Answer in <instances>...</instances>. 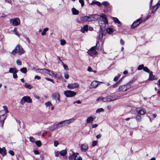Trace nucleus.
I'll return each mask as SVG.
<instances>
[{
  "label": "nucleus",
  "instance_id": "nucleus-1",
  "mask_svg": "<svg viewBox=\"0 0 160 160\" xmlns=\"http://www.w3.org/2000/svg\"><path fill=\"white\" fill-rule=\"evenodd\" d=\"M99 16L102 18V20L99 21V24L100 27V30L105 31L106 24L108 23V21L106 15L103 13H100Z\"/></svg>",
  "mask_w": 160,
  "mask_h": 160
},
{
  "label": "nucleus",
  "instance_id": "nucleus-2",
  "mask_svg": "<svg viewBox=\"0 0 160 160\" xmlns=\"http://www.w3.org/2000/svg\"><path fill=\"white\" fill-rule=\"evenodd\" d=\"M25 52L22 47L19 44L11 52V53L13 55H16L17 53L19 55L23 54Z\"/></svg>",
  "mask_w": 160,
  "mask_h": 160
},
{
  "label": "nucleus",
  "instance_id": "nucleus-3",
  "mask_svg": "<svg viewBox=\"0 0 160 160\" xmlns=\"http://www.w3.org/2000/svg\"><path fill=\"white\" fill-rule=\"evenodd\" d=\"M132 83L131 81H130L126 84L120 85L118 88V90L121 92H124L126 91L128 89L131 88V84Z\"/></svg>",
  "mask_w": 160,
  "mask_h": 160
},
{
  "label": "nucleus",
  "instance_id": "nucleus-4",
  "mask_svg": "<svg viewBox=\"0 0 160 160\" xmlns=\"http://www.w3.org/2000/svg\"><path fill=\"white\" fill-rule=\"evenodd\" d=\"M25 102L28 103H31L32 102V99L30 97L28 96H25L23 97L20 101V103L21 104L23 105Z\"/></svg>",
  "mask_w": 160,
  "mask_h": 160
},
{
  "label": "nucleus",
  "instance_id": "nucleus-5",
  "mask_svg": "<svg viewBox=\"0 0 160 160\" xmlns=\"http://www.w3.org/2000/svg\"><path fill=\"white\" fill-rule=\"evenodd\" d=\"M10 23L13 26H17L19 25L20 22L19 19L18 18H16L14 19H10Z\"/></svg>",
  "mask_w": 160,
  "mask_h": 160
},
{
  "label": "nucleus",
  "instance_id": "nucleus-6",
  "mask_svg": "<svg viewBox=\"0 0 160 160\" xmlns=\"http://www.w3.org/2000/svg\"><path fill=\"white\" fill-rule=\"evenodd\" d=\"M52 99L56 101V102L59 103L60 102V95L58 92L53 93L52 94Z\"/></svg>",
  "mask_w": 160,
  "mask_h": 160
},
{
  "label": "nucleus",
  "instance_id": "nucleus-7",
  "mask_svg": "<svg viewBox=\"0 0 160 160\" xmlns=\"http://www.w3.org/2000/svg\"><path fill=\"white\" fill-rule=\"evenodd\" d=\"M142 21V19L141 18H139L134 21L131 26V28L133 29L138 26Z\"/></svg>",
  "mask_w": 160,
  "mask_h": 160
},
{
  "label": "nucleus",
  "instance_id": "nucleus-8",
  "mask_svg": "<svg viewBox=\"0 0 160 160\" xmlns=\"http://www.w3.org/2000/svg\"><path fill=\"white\" fill-rule=\"evenodd\" d=\"M64 94L66 97H72L75 96L76 94V93L74 91L67 90L64 91Z\"/></svg>",
  "mask_w": 160,
  "mask_h": 160
},
{
  "label": "nucleus",
  "instance_id": "nucleus-9",
  "mask_svg": "<svg viewBox=\"0 0 160 160\" xmlns=\"http://www.w3.org/2000/svg\"><path fill=\"white\" fill-rule=\"evenodd\" d=\"M78 153H74L72 152V155H71L69 157V159L70 160H81V158L80 157H78L77 155Z\"/></svg>",
  "mask_w": 160,
  "mask_h": 160
},
{
  "label": "nucleus",
  "instance_id": "nucleus-10",
  "mask_svg": "<svg viewBox=\"0 0 160 160\" xmlns=\"http://www.w3.org/2000/svg\"><path fill=\"white\" fill-rule=\"evenodd\" d=\"M103 83L102 82H99L97 81H92L90 86V88H96L100 85V83Z\"/></svg>",
  "mask_w": 160,
  "mask_h": 160
},
{
  "label": "nucleus",
  "instance_id": "nucleus-11",
  "mask_svg": "<svg viewBox=\"0 0 160 160\" xmlns=\"http://www.w3.org/2000/svg\"><path fill=\"white\" fill-rule=\"evenodd\" d=\"M74 120V119L71 118L69 120H66L62 121V123L64 127H66L68 126L70 123L73 122Z\"/></svg>",
  "mask_w": 160,
  "mask_h": 160
},
{
  "label": "nucleus",
  "instance_id": "nucleus-12",
  "mask_svg": "<svg viewBox=\"0 0 160 160\" xmlns=\"http://www.w3.org/2000/svg\"><path fill=\"white\" fill-rule=\"evenodd\" d=\"M115 99L113 98V97H111L110 98H108L107 97L106 98H98L96 100L97 101H100L102 100H103V101L104 102H105V101H112L113 100H114Z\"/></svg>",
  "mask_w": 160,
  "mask_h": 160
},
{
  "label": "nucleus",
  "instance_id": "nucleus-13",
  "mask_svg": "<svg viewBox=\"0 0 160 160\" xmlns=\"http://www.w3.org/2000/svg\"><path fill=\"white\" fill-rule=\"evenodd\" d=\"M136 110L138 114L142 115L144 114L146 112V110L142 107L136 108Z\"/></svg>",
  "mask_w": 160,
  "mask_h": 160
},
{
  "label": "nucleus",
  "instance_id": "nucleus-14",
  "mask_svg": "<svg viewBox=\"0 0 160 160\" xmlns=\"http://www.w3.org/2000/svg\"><path fill=\"white\" fill-rule=\"evenodd\" d=\"M160 5V3L158 2L155 5L153 6L151 8L152 13H154L158 8Z\"/></svg>",
  "mask_w": 160,
  "mask_h": 160
},
{
  "label": "nucleus",
  "instance_id": "nucleus-15",
  "mask_svg": "<svg viewBox=\"0 0 160 160\" xmlns=\"http://www.w3.org/2000/svg\"><path fill=\"white\" fill-rule=\"evenodd\" d=\"M79 86V85L77 83H74L69 84L67 86V87L70 89H73L78 88Z\"/></svg>",
  "mask_w": 160,
  "mask_h": 160
},
{
  "label": "nucleus",
  "instance_id": "nucleus-16",
  "mask_svg": "<svg viewBox=\"0 0 160 160\" xmlns=\"http://www.w3.org/2000/svg\"><path fill=\"white\" fill-rule=\"evenodd\" d=\"M57 128H58L56 126V124H54L53 125L50 126L48 128H47V129L48 130L52 132Z\"/></svg>",
  "mask_w": 160,
  "mask_h": 160
},
{
  "label": "nucleus",
  "instance_id": "nucleus-17",
  "mask_svg": "<svg viewBox=\"0 0 160 160\" xmlns=\"http://www.w3.org/2000/svg\"><path fill=\"white\" fill-rule=\"evenodd\" d=\"M6 150L5 147L2 148H0V154L3 156H4L6 154Z\"/></svg>",
  "mask_w": 160,
  "mask_h": 160
},
{
  "label": "nucleus",
  "instance_id": "nucleus-18",
  "mask_svg": "<svg viewBox=\"0 0 160 160\" xmlns=\"http://www.w3.org/2000/svg\"><path fill=\"white\" fill-rule=\"evenodd\" d=\"M96 15V14H93L88 16V22L94 21L95 20V16Z\"/></svg>",
  "mask_w": 160,
  "mask_h": 160
},
{
  "label": "nucleus",
  "instance_id": "nucleus-19",
  "mask_svg": "<svg viewBox=\"0 0 160 160\" xmlns=\"http://www.w3.org/2000/svg\"><path fill=\"white\" fill-rule=\"evenodd\" d=\"M39 70H42V71H43V70L46 71L48 72H49L48 74L49 75L52 76V77H54V76L55 75V73H54V72L53 71H51V70H50L49 69H46L45 68H44L43 69H39Z\"/></svg>",
  "mask_w": 160,
  "mask_h": 160
},
{
  "label": "nucleus",
  "instance_id": "nucleus-20",
  "mask_svg": "<svg viewBox=\"0 0 160 160\" xmlns=\"http://www.w3.org/2000/svg\"><path fill=\"white\" fill-rule=\"evenodd\" d=\"M88 149V146L87 144H85L81 145V149L82 152L86 151Z\"/></svg>",
  "mask_w": 160,
  "mask_h": 160
},
{
  "label": "nucleus",
  "instance_id": "nucleus-21",
  "mask_svg": "<svg viewBox=\"0 0 160 160\" xmlns=\"http://www.w3.org/2000/svg\"><path fill=\"white\" fill-rule=\"evenodd\" d=\"M88 30V25H85L82 27L80 30V31L82 33H84L85 32H87Z\"/></svg>",
  "mask_w": 160,
  "mask_h": 160
},
{
  "label": "nucleus",
  "instance_id": "nucleus-22",
  "mask_svg": "<svg viewBox=\"0 0 160 160\" xmlns=\"http://www.w3.org/2000/svg\"><path fill=\"white\" fill-rule=\"evenodd\" d=\"M99 44L98 42H97L96 44V45L92 47L89 50L96 51V49H98L99 47Z\"/></svg>",
  "mask_w": 160,
  "mask_h": 160
},
{
  "label": "nucleus",
  "instance_id": "nucleus-23",
  "mask_svg": "<svg viewBox=\"0 0 160 160\" xmlns=\"http://www.w3.org/2000/svg\"><path fill=\"white\" fill-rule=\"evenodd\" d=\"M88 53L90 56H93L97 53V52L96 51L89 50L88 52Z\"/></svg>",
  "mask_w": 160,
  "mask_h": 160
},
{
  "label": "nucleus",
  "instance_id": "nucleus-24",
  "mask_svg": "<svg viewBox=\"0 0 160 160\" xmlns=\"http://www.w3.org/2000/svg\"><path fill=\"white\" fill-rule=\"evenodd\" d=\"M9 72L10 73H13L15 72H17L18 70L15 68H10Z\"/></svg>",
  "mask_w": 160,
  "mask_h": 160
},
{
  "label": "nucleus",
  "instance_id": "nucleus-25",
  "mask_svg": "<svg viewBox=\"0 0 160 160\" xmlns=\"http://www.w3.org/2000/svg\"><path fill=\"white\" fill-rule=\"evenodd\" d=\"M72 14L73 15H78L79 14V11L75 8H72Z\"/></svg>",
  "mask_w": 160,
  "mask_h": 160
},
{
  "label": "nucleus",
  "instance_id": "nucleus-26",
  "mask_svg": "<svg viewBox=\"0 0 160 160\" xmlns=\"http://www.w3.org/2000/svg\"><path fill=\"white\" fill-rule=\"evenodd\" d=\"M6 115L5 114H3L0 116V122H4L6 119Z\"/></svg>",
  "mask_w": 160,
  "mask_h": 160
},
{
  "label": "nucleus",
  "instance_id": "nucleus-27",
  "mask_svg": "<svg viewBox=\"0 0 160 160\" xmlns=\"http://www.w3.org/2000/svg\"><path fill=\"white\" fill-rule=\"evenodd\" d=\"M94 118L92 117L88 118L87 119V122L88 123H91L93 121Z\"/></svg>",
  "mask_w": 160,
  "mask_h": 160
},
{
  "label": "nucleus",
  "instance_id": "nucleus-28",
  "mask_svg": "<svg viewBox=\"0 0 160 160\" xmlns=\"http://www.w3.org/2000/svg\"><path fill=\"white\" fill-rule=\"evenodd\" d=\"M59 153L62 156H65L66 154L67 151L65 149L59 152Z\"/></svg>",
  "mask_w": 160,
  "mask_h": 160
},
{
  "label": "nucleus",
  "instance_id": "nucleus-29",
  "mask_svg": "<svg viewBox=\"0 0 160 160\" xmlns=\"http://www.w3.org/2000/svg\"><path fill=\"white\" fill-rule=\"evenodd\" d=\"M24 86L26 88H27L29 89H31L33 88L32 86L28 84L27 83H25Z\"/></svg>",
  "mask_w": 160,
  "mask_h": 160
},
{
  "label": "nucleus",
  "instance_id": "nucleus-30",
  "mask_svg": "<svg viewBox=\"0 0 160 160\" xmlns=\"http://www.w3.org/2000/svg\"><path fill=\"white\" fill-rule=\"evenodd\" d=\"M104 32V31H102L101 30H100V33L98 37L99 39H101L102 40Z\"/></svg>",
  "mask_w": 160,
  "mask_h": 160
},
{
  "label": "nucleus",
  "instance_id": "nucleus-31",
  "mask_svg": "<svg viewBox=\"0 0 160 160\" xmlns=\"http://www.w3.org/2000/svg\"><path fill=\"white\" fill-rule=\"evenodd\" d=\"M113 19L114 22L116 23H117L119 24H121V22L116 17H113Z\"/></svg>",
  "mask_w": 160,
  "mask_h": 160
},
{
  "label": "nucleus",
  "instance_id": "nucleus-32",
  "mask_svg": "<svg viewBox=\"0 0 160 160\" xmlns=\"http://www.w3.org/2000/svg\"><path fill=\"white\" fill-rule=\"evenodd\" d=\"M80 19L83 22H88V16H85L84 17H81Z\"/></svg>",
  "mask_w": 160,
  "mask_h": 160
},
{
  "label": "nucleus",
  "instance_id": "nucleus-33",
  "mask_svg": "<svg viewBox=\"0 0 160 160\" xmlns=\"http://www.w3.org/2000/svg\"><path fill=\"white\" fill-rule=\"evenodd\" d=\"M20 71L23 73H26L27 72V70L26 68H23L20 69Z\"/></svg>",
  "mask_w": 160,
  "mask_h": 160
},
{
  "label": "nucleus",
  "instance_id": "nucleus-34",
  "mask_svg": "<svg viewBox=\"0 0 160 160\" xmlns=\"http://www.w3.org/2000/svg\"><path fill=\"white\" fill-rule=\"evenodd\" d=\"M48 30V28H44L43 30V32L42 33V36L45 35L46 34V32Z\"/></svg>",
  "mask_w": 160,
  "mask_h": 160
},
{
  "label": "nucleus",
  "instance_id": "nucleus-35",
  "mask_svg": "<svg viewBox=\"0 0 160 160\" xmlns=\"http://www.w3.org/2000/svg\"><path fill=\"white\" fill-rule=\"evenodd\" d=\"M62 123V121H61L59 123H58V124H56V126L58 128H59L61 127H64Z\"/></svg>",
  "mask_w": 160,
  "mask_h": 160
},
{
  "label": "nucleus",
  "instance_id": "nucleus-36",
  "mask_svg": "<svg viewBox=\"0 0 160 160\" xmlns=\"http://www.w3.org/2000/svg\"><path fill=\"white\" fill-rule=\"evenodd\" d=\"M61 74L60 72H58L57 74H55V75L54 76V77L57 78L58 79H60L61 78Z\"/></svg>",
  "mask_w": 160,
  "mask_h": 160
},
{
  "label": "nucleus",
  "instance_id": "nucleus-37",
  "mask_svg": "<svg viewBox=\"0 0 160 160\" xmlns=\"http://www.w3.org/2000/svg\"><path fill=\"white\" fill-rule=\"evenodd\" d=\"M107 32L109 34H111L113 32V30L111 28H108L106 30Z\"/></svg>",
  "mask_w": 160,
  "mask_h": 160
},
{
  "label": "nucleus",
  "instance_id": "nucleus-38",
  "mask_svg": "<svg viewBox=\"0 0 160 160\" xmlns=\"http://www.w3.org/2000/svg\"><path fill=\"white\" fill-rule=\"evenodd\" d=\"M105 8L107 9L108 11H109L111 10L112 8V6L110 5L109 3Z\"/></svg>",
  "mask_w": 160,
  "mask_h": 160
},
{
  "label": "nucleus",
  "instance_id": "nucleus-39",
  "mask_svg": "<svg viewBox=\"0 0 160 160\" xmlns=\"http://www.w3.org/2000/svg\"><path fill=\"white\" fill-rule=\"evenodd\" d=\"M141 117L140 115H138L136 116V119L137 121L138 122H139L141 120Z\"/></svg>",
  "mask_w": 160,
  "mask_h": 160
},
{
  "label": "nucleus",
  "instance_id": "nucleus-40",
  "mask_svg": "<svg viewBox=\"0 0 160 160\" xmlns=\"http://www.w3.org/2000/svg\"><path fill=\"white\" fill-rule=\"evenodd\" d=\"M94 4H96L98 6H100L101 5V3L99 2L96 1V2H93L92 3V5H93Z\"/></svg>",
  "mask_w": 160,
  "mask_h": 160
},
{
  "label": "nucleus",
  "instance_id": "nucleus-41",
  "mask_svg": "<svg viewBox=\"0 0 160 160\" xmlns=\"http://www.w3.org/2000/svg\"><path fill=\"white\" fill-rule=\"evenodd\" d=\"M35 143L36 144L37 146L38 147H39L41 145V142L40 141L38 140L35 142Z\"/></svg>",
  "mask_w": 160,
  "mask_h": 160
},
{
  "label": "nucleus",
  "instance_id": "nucleus-42",
  "mask_svg": "<svg viewBox=\"0 0 160 160\" xmlns=\"http://www.w3.org/2000/svg\"><path fill=\"white\" fill-rule=\"evenodd\" d=\"M103 111L104 109L102 108H101L97 109V110L96 111V112L97 113H98L100 112H103Z\"/></svg>",
  "mask_w": 160,
  "mask_h": 160
},
{
  "label": "nucleus",
  "instance_id": "nucleus-43",
  "mask_svg": "<svg viewBox=\"0 0 160 160\" xmlns=\"http://www.w3.org/2000/svg\"><path fill=\"white\" fill-rule=\"evenodd\" d=\"M148 79L149 81H153L156 79L155 78L154 76L153 75L152 76L149 77Z\"/></svg>",
  "mask_w": 160,
  "mask_h": 160
},
{
  "label": "nucleus",
  "instance_id": "nucleus-44",
  "mask_svg": "<svg viewBox=\"0 0 160 160\" xmlns=\"http://www.w3.org/2000/svg\"><path fill=\"white\" fill-rule=\"evenodd\" d=\"M13 32H14V34L16 35L18 37H20V35L19 33H17V29H16V28H15L14 29V30H13Z\"/></svg>",
  "mask_w": 160,
  "mask_h": 160
},
{
  "label": "nucleus",
  "instance_id": "nucleus-45",
  "mask_svg": "<svg viewBox=\"0 0 160 160\" xmlns=\"http://www.w3.org/2000/svg\"><path fill=\"white\" fill-rule=\"evenodd\" d=\"M144 67V66L143 64L140 65L138 66V69L139 70H141L142 69H143Z\"/></svg>",
  "mask_w": 160,
  "mask_h": 160
},
{
  "label": "nucleus",
  "instance_id": "nucleus-46",
  "mask_svg": "<svg viewBox=\"0 0 160 160\" xmlns=\"http://www.w3.org/2000/svg\"><path fill=\"white\" fill-rule=\"evenodd\" d=\"M143 70L144 71L148 73L150 72V70L147 67H144L143 68Z\"/></svg>",
  "mask_w": 160,
  "mask_h": 160
},
{
  "label": "nucleus",
  "instance_id": "nucleus-47",
  "mask_svg": "<svg viewBox=\"0 0 160 160\" xmlns=\"http://www.w3.org/2000/svg\"><path fill=\"white\" fill-rule=\"evenodd\" d=\"M29 140H30V141L32 142L33 143L36 142L35 139L32 137H29Z\"/></svg>",
  "mask_w": 160,
  "mask_h": 160
},
{
  "label": "nucleus",
  "instance_id": "nucleus-48",
  "mask_svg": "<svg viewBox=\"0 0 160 160\" xmlns=\"http://www.w3.org/2000/svg\"><path fill=\"white\" fill-rule=\"evenodd\" d=\"M62 62L64 69L66 71H68L69 69L68 68V66L67 65L64 64L63 62Z\"/></svg>",
  "mask_w": 160,
  "mask_h": 160
},
{
  "label": "nucleus",
  "instance_id": "nucleus-49",
  "mask_svg": "<svg viewBox=\"0 0 160 160\" xmlns=\"http://www.w3.org/2000/svg\"><path fill=\"white\" fill-rule=\"evenodd\" d=\"M16 63L17 65L19 66L22 65V63L21 60L19 59L17 60L16 61Z\"/></svg>",
  "mask_w": 160,
  "mask_h": 160
},
{
  "label": "nucleus",
  "instance_id": "nucleus-50",
  "mask_svg": "<svg viewBox=\"0 0 160 160\" xmlns=\"http://www.w3.org/2000/svg\"><path fill=\"white\" fill-rule=\"evenodd\" d=\"M45 105H46V107H48L49 106H52V104L51 102H48L45 103Z\"/></svg>",
  "mask_w": 160,
  "mask_h": 160
},
{
  "label": "nucleus",
  "instance_id": "nucleus-51",
  "mask_svg": "<svg viewBox=\"0 0 160 160\" xmlns=\"http://www.w3.org/2000/svg\"><path fill=\"white\" fill-rule=\"evenodd\" d=\"M109 3L107 1L103 2H102V4L104 6V7H106Z\"/></svg>",
  "mask_w": 160,
  "mask_h": 160
},
{
  "label": "nucleus",
  "instance_id": "nucleus-52",
  "mask_svg": "<svg viewBox=\"0 0 160 160\" xmlns=\"http://www.w3.org/2000/svg\"><path fill=\"white\" fill-rule=\"evenodd\" d=\"M66 43V41L64 39H61L60 41V44L62 45H64Z\"/></svg>",
  "mask_w": 160,
  "mask_h": 160
},
{
  "label": "nucleus",
  "instance_id": "nucleus-53",
  "mask_svg": "<svg viewBox=\"0 0 160 160\" xmlns=\"http://www.w3.org/2000/svg\"><path fill=\"white\" fill-rule=\"evenodd\" d=\"M45 79H46L48 81H50L51 82L53 83H55L54 81L52 79H50L48 78H45Z\"/></svg>",
  "mask_w": 160,
  "mask_h": 160
},
{
  "label": "nucleus",
  "instance_id": "nucleus-54",
  "mask_svg": "<svg viewBox=\"0 0 160 160\" xmlns=\"http://www.w3.org/2000/svg\"><path fill=\"white\" fill-rule=\"evenodd\" d=\"M64 76L65 78L66 79H68L69 78V75L68 74L67 72H66L64 73Z\"/></svg>",
  "mask_w": 160,
  "mask_h": 160
},
{
  "label": "nucleus",
  "instance_id": "nucleus-55",
  "mask_svg": "<svg viewBox=\"0 0 160 160\" xmlns=\"http://www.w3.org/2000/svg\"><path fill=\"white\" fill-rule=\"evenodd\" d=\"M3 108L4 109V110L5 111L6 113H8V110L7 107L6 106H4L3 107Z\"/></svg>",
  "mask_w": 160,
  "mask_h": 160
},
{
  "label": "nucleus",
  "instance_id": "nucleus-56",
  "mask_svg": "<svg viewBox=\"0 0 160 160\" xmlns=\"http://www.w3.org/2000/svg\"><path fill=\"white\" fill-rule=\"evenodd\" d=\"M58 142L57 141H54V146L55 147H57L58 144Z\"/></svg>",
  "mask_w": 160,
  "mask_h": 160
},
{
  "label": "nucleus",
  "instance_id": "nucleus-57",
  "mask_svg": "<svg viewBox=\"0 0 160 160\" xmlns=\"http://www.w3.org/2000/svg\"><path fill=\"white\" fill-rule=\"evenodd\" d=\"M119 84V82H116L115 84L112 85V88H116L118 87V85Z\"/></svg>",
  "mask_w": 160,
  "mask_h": 160
},
{
  "label": "nucleus",
  "instance_id": "nucleus-58",
  "mask_svg": "<svg viewBox=\"0 0 160 160\" xmlns=\"http://www.w3.org/2000/svg\"><path fill=\"white\" fill-rule=\"evenodd\" d=\"M17 72H15L14 73H13V78L16 79L17 78L18 76L17 74Z\"/></svg>",
  "mask_w": 160,
  "mask_h": 160
},
{
  "label": "nucleus",
  "instance_id": "nucleus-59",
  "mask_svg": "<svg viewBox=\"0 0 160 160\" xmlns=\"http://www.w3.org/2000/svg\"><path fill=\"white\" fill-rule=\"evenodd\" d=\"M79 2L81 4L82 7L84 5V2L83 0H79Z\"/></svg>",
  "mask_w": 160,
  "mask_h": 160
},
{
  "label": "nucleus",
  "instance_id": "nucleus-60",
  "mask_svg": "<svg viewBox=\"0 0 160 160\" xmlns=\"http://www.w3.org/2000/svg\"><path fill=\"white\" fill-rule=\"evenodd\" d=\"M97 144V142L95 141H94L92 142V145L93 146H96Z\"/></svg>",
  "mask_w": 160,
  "mask_h": 160
},
{
  "label": "nucleus",
  "instance_id": "nucleus-61",
  "mask_svg": "<svg viewBox=\"0 0 160 160\" xmlns=\"http://www.w3.org/2000/svg\"><path fill=\"white\" fill-rule=\"evenodd\" d=\"M8 152L12 156H13L14 155V152L12 150H10Z\"/></svg>",
  "mask_w": 160,
  "mask_h": 160
},
{
  "label": "nucleus",
  "instance_id": "nucleus-62",
  "mask_svg": "<svg viewBox=\"0 0 160 160\" xmlns=\"http://www.w3.org/2000/svg\"><path fill=\"white\" fill-rule=\"evenodd\" d=\"M120 76H119L115 77V78H114L113 80L115 82L117 81L119 79Z\"/></svg>",
  "mask_w": 160,
  "mask_h": 160
},
{
  "label": "nucleus",
  "instance_id": "nucleus-63",
  "mask_svg": "<svg viewBox=\"0 0 160 160\" xmlns=\"http://www.w3.org/2000/svg\"><path fill=\"white\" fill-rule=\"evenodd\" d=\"M59 152L58 151L55 152V156L56 157H58L59 156Z\"/></svg>",
  "mask_w": 160,
  "mask_h": 160
},
{
  "label": "nucleus",
  "instance_id": "nucleus-64",
  "mask_svg": "<svg viewBox=\"0 0 160 160\" xmlns=\"http://www.w3.org/2000/svg\"><path fill=\"white\" fill-rule=\"evenodd\" d=\"M120 43L122 45H123L124 44V42L122 39H120Z\"/></svg>",
  "mask_w": 160,
  "mask_h": 160
}]
</instances>
